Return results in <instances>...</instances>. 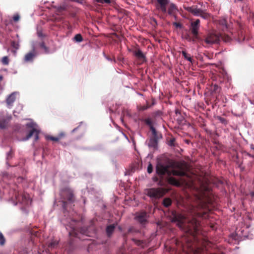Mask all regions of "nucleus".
<instances>
[{
    "label": "nucleus",
    "mask_w": 254,
    "mask_h": 254,
    "mask_svg": "<svg viewBox=\"0 0 254 254\" xmlns=\"http://www.w3.org/2000/svg\"><path fill=\"white\" fill-rule=\"evenodd\" d=\"M11 46L16 50H17L19 48V45L18 43L13 41L11 43Z\"/></svg>",
    "instance_id": "bb28decb"
},
{
    "label": "nucleus",
    "mask_w": 254,
    "mask_h": 254,
    "mask_svg": "<svg viewBox=\"0 0 254 254\" xmlns=\"http://www.w3.org/2000/svg\"><path fill=\"white\" fill-rule=\"evenodd\" d=\"M186 9L191 13L193 15L197 16H200L203 19H207L209 17L210 14L205 11L198 8L195 6L188 7Z\"/></svg>",
    "instance_id": "423d86ee"
},
{
    "label": "nucleus",
    "mask_w": 254,
    "mask_h": 254,
    "mask_svg": "<svg viewBox=\"0 0 254 254\" xmlns=\"http://www.w3.org/2000/svg\"><path fill=\"white\" fill-rule=\"evenodd\" d=\"M3 78V77L2 75H0V81L2 80Z\"/></svg>",
    "instance_id": "58836bf2"
},
{
    "label": "nucleus",
    "mask_w": 254,
    "mask_h": 254,
    "mask_svg": "<svg viewBox=\"0 0 254 254\" xmlns=\"http://www.w3.org/2000/svg\"><path fill=\"white\" fill-rule=\"evenodd\" d=\"M2 63L3 64L7 65L9 63V60L7 56L3 57L2 59Z\"/></svg>",
    "instance_id": "a878e982"
},
{
    "label": "nucleus",
    "mask_w": 254,
    "mask_h": 254,
    "mask_svg": "<svg viewBox=\"0 0 254 254\" xmlns=\"http://www.w3.org/2000/svg\"><path fill=\"white\" fill-rule=\"evenodd\" d=\"M156 172L158 175L161 176L167 174L168 176L169 183L177 186L180 185L179 182L171 176H184L186 175V172L183 168L179 164L177 165L176 168H173L170 169L169 165L159 163L156 165Z\"/></svg>",
    "instance_id": "f257e3e1"
},
{
    "label": "nucleus",
    "mask_w": 254,
    "mask_h": 254,
    "mask_svg": "<svg viewBox=\"0 0 254 254\" xmlns=\"http://www.w3.org/2000/svg\"><path fill=\"white\" fill-rule=\"evenodd\" d=\"M14 198L17 200L16 202L13 200V196L11 199L14 205H16L18 203H19L24 206H28L31 203V200L29 194L27 193H19V192H15L14 193Z\"/></svg>",
    "instance_id": "7ed1b4c3"
},
{
    "label": "nucleus",
    "mask_w": 254,
    "mask_h": 254,
    "mask_svg": "<svg viewBox=\"0 0 254 254\" xmlns=\"http://www.w3.org/2000/svg\"><path fill=\"white\" fill-rule=\"evenodd\" d=\"M200 20L199 19L196 20L194 22L191 24V31L192 34L194 35L195 38H197L198 29L200 26Z\"/></svg>",
    "instance_id": "1a4fd4ad"
},
{
    "label": "nucleus",
    "mask_w": 254,
    "mask_h": 254,
    "mask_svg": "<svg viewBox=\"0 0 254 254\" xmlns=\"http://www.w3.org/2000/svg\"><path fill=\"white\" fill-rule=\"evenodd\" d=\"M61 195L63 197L64 200H63V206L64 209L66 210V204L67 202L66 200L69 201V202H71L73 200V195L72 191L69 189H65L64 190H63L61 192Z\"/></svg>",
    "instance_id": "39448f33"
},
{
    "label": "nucleus",
    "mask_w": 254,
    "mask_h": 254,
    "mask_svg": "<svg viewBox=\"0 0 254 254\" xmlns=\"http://www.w3.org/2000/svg\"><path fill=\"white\" fill-rule=\"evenodd\" d=\"M112 36H113V35H115V36H116V33H113V32H112Z\"/></svg>",
    "instance_id": "79ce46f5"
},
{
    "label": "nucleus",
    "mask_w": 254,
    "mask_h": 254,
    "mask_svg": "<svg viewBox=\"0 0 254 254\" xmlns=\"http://www.w3.org/2000/svg\"><path fill=\"white\" fill-rule=\"evenodd\" d=\"M77 128H75L74 129H73L72 130V132H74L76 129H77Z\"/></svg>",
    "instance_id": "a19ab883"
},
{
    "label": "nucleus",
    "mask_w": 254,
    "mask_h": 254,
    "mask_svg": "<svg viewBox=\"0 0 254 254\" xmlns=\"http://www.w3.org/2000/svg\"><path fill=\"white\" fill-rule=\"evenodd\" d=\"M158 5L157 8H160L163 12L167 11L166 5L169 3V0H157Z\"/></svg>",
    "instance_id": "9b49d317"
},
{
    "label": "nucleus",
    "mask_w": 254,
    "mask_h": 254,
    "mask_svg": "<svg viewBox=\"0 0 254 254\" xmlns=\"http://www.w3.org/2000/svg\"><path fill=\"white\" fill-rule=\"evenodd\" d=\"M74 40L77 42H81L83 41V38L80 34H78L75 35Z\"/></svg>",
    "instance_id": "4be33fe9"
},
{
    "label": "nucleus",
    "mask_w": 254,
    "mask_h": 254,
    "mask_svg": "<svg viewBox=\"0 0 254 254\" xmlns=\"http://www.w3.org/2000/svg\"><path fill=\"white\" fill-rule=\"evenodd\" d=\"M34 45V44H33ZM35 46H36V47L37 46H39V47L42 48L44 50V52L46 54H48L49 53L48 48L46 46L44 42H40L37 44H34Z\"/></svg>",
    "instance_id": "f3484780"
},
{
    "label": "nucleus",
    "mask_w": 254,
    "mask_h": 254,
    "mask_svg": "<svg viewBox=\"0 0 254 254\" xmlns=\"http://www.w3.org/2000/svg\"><path fill=\"white\" fill-rule=\"evenodd\" d=\"M138 245H140V242H138V244H137Z\"/></svg>",
    "instance_id": "c03bdc74"
},
{
    "label": "nucleus",
    "mask_w": 254,
    "mask_h": 254,
    "mask_svg": "<svg viewBox=\"0 0 254 254\" xmlns=\"http://www.w3.org/2000/svg\"><path fill=\"white\" fill-rule=\"evenodd\" d=\"M134 56L141 62L145 61V56L144 54L139 49H136L133 51Z\"/></svg>",
    "instance_id": "4468645a"
},
{
    "label": "nucleus",
    "mask_w": 254,
    "mask_h": 254,
    "mask_svg": "<svg viewBox=\"0 0 254 254\" xmlns=\"http://www.w3.org/2000/svg\"><path fill=\"white\" fill-rule=\"evenodd\" d=\"M153 171V167L152 165L150 163L148 164L147 167V172L149 174L151 173Z\"/></svg>",
    "instance_id": "c756f323"
},
{
    "label": "nucleus",
    "mask_w": 254,
    "mask_h": 254,
    "mask_svg": "<svg viewBox=\"0 0 254 254\" xmlns=\"http://www.w3.org/2000/svg\"><path fill=\"white\" fill-rule=\"evenodd\" d=\"M178 10L177 6L174 3H170L168 8V12L169 14L172 15L176 13Z\"/></svg>",
    "instance_id": "dca6fc26"
},
{
    "label": "nucleus",
    "mask_w": 254,
    "mask_h": 254,
    "mask_svg": "<svg viewBox=\"0 0 254 254\" xmlns=\"http://www.w3.org/2000/svg\"><path fill=\"white\" fill-rule=\"evenodd\" d=\"M150 130L152 132V134L155 137L156 136L157 132L153 127H151L150 128Z\"/></svg>",
    "instance_id": "7c9ffc66"
},
{
    "label": "nucleus",
    "mask_w": 254,
    "mask_h": 254,
    "mask_svg": "<svg viewBox=\"0 0 254 254\" xmlns=\"http://www.w3.org/2000/svg\"><path fill=\"white\" fill-rule=\"evenodd\" d=\"M64 136V133H61L59 134V137H53V136H47V138L48 139H50L51 140L57 141H58L62 136Z\"/></svg>",
    "instance_id": "6ab92c4d"
},
{
    "label": "nucleus",
    "mask_w": 254,
    "mask_h": 254,
    "mask_svg": "<svg viewBox=\"0 0 254 254\" xmlns=\"http://www.w3.org/2000/svg\"><path fill=\"white\" fill-rule=\"evenodd\" d=\"M17 94L16 92H14L11 93L6 99V103L9 107H10L13 102L15 100V95Z\"/></svg>",
    "instance_id": "2eb2a0df"
},
{
    "label": "nucleus",
    "mask_w": 254,
    "mask_h": 254,
    "mask_svg": "<svg viewBox=\"0 0 254 254\" xmlns=\"http://www.w3.org/2000/svg\"><path fill=\"white\" fill-rule=\"evenodd\" d=\"M57 8V11L59 12H61L64 10H65L67 8V5L65 3H63L59 6H55Z\"/></svg>",
    "instance_id": "a211bd4d"
},
{
    "label": "nucleus",
    "mask_w": 254,
    "mask_h": 254,
    "mask_svg": "<svg viewBox=\"0 0 254 254\" xmlns=\"http://www.w3.org/2000/svg\"><path fill=\"white\" fill-rule=\"evenodd\" d=\"M7 124H8V122L6 120L0 121V128H4L6 127Z\"/></svg>",
    "instance_id": "b1692460"
},
{
    "label": "nucleus",
    "mask_w": 254,
    "mask_h": 254,
    "mask_svg": "<svg viewBox=\"0 0 254 254\" xmlns=\"http://www.w3.org/2000/svg\"><path fill=\"white\" fill-rule=\"evenodd\" d=\"M13 20L14 21H17L19 19V16L18 14H15L14 15L13 17Z\"/></svg>",
    "instance_id": "2f4dec72"
},
{
    "label": "nucleus",
    "mask_w": 254,
    "mask_h": 254,
    "mask_svg": "<svg viewBox=\"0 0 254 254\" xmlns=\"http://www.w3.org/2000/svg\"><path fill=\"white\" fill-rule=\"evenodd\" d=\"M135 218L141 224L144 223L147 219V214L145 212H141L136 214Z\"/></svg>",
    "instance_id": "ddd939ff"
},
{
    "label": "nucleus",
    "mask_w": 254,
    "mask_h": 254,
    "mask_svg": "<svg viewBox=\"0 0 254 254\" xmlns=\"http://www.w3.org/2000/svg\"><path fill=\"white\" fill-rule=\"evenodd\" d=\"M220 40V36L216 33L210 34L205 39V41L207 44H214L218 43Z\"/></svg>",
    "instance_id": "6e6552de"
},
{
    "label": "nucleus",
    "mask_w": 254,
    "mask_h": 254,
    "mask_svg": "<svg viewBox=\"0 0 254 254\" xmlns=\"http://www.w3.org/2000/svg\"><path fill=\"white\" fill-rule=\"evenodd\" d=\"M219 120L223 124H226V121L224 118H223L222 117H218Z\"/></svg>",
    "instance_id": "473e14b6"
},
{
    "label": "nucleus",
    "mask_w": 254,
    "mask_h": 254,
    "mask_svg": "<svg viewBox=\"0 0 254 254\" xmlns=\"http://www.w3.org/2000/svg\"><path fill=\"white\" fill-rule=\"evenodd\" d=\"M5 238L1 233H0V244L1 245H3L5 243Z\"/></svg>",
    "instance_id": "393cba45"
},
{
    "label": "nucleus",
    "mask_w": 254,
    "mask_h": 254,
    "mask_svg": "<svg viewBox=\"0 0 254 254\" xmlns=\"http://www.w3.org/2000/svg\"><path fill=\"white\" fill-rule=\"evenodd\" d=\"M58 242L57 241H53L48 244V247L49 248H54L58 245Z\"/></svg>",
    "instance_id": "5701e85b"
},
{
    "label": "nucleus",
    "mask_w": 254,
    "mask_h": 254,
    "mask_svg": "<svg viewBox=\"0 0 254 254\" xmlns=\"http://www.w3.org/2000/svg\"><path fill=\"white\" fill-rule=\"evenodd\" d=\"M112 230H113L114 228V226L113 225H112Z\"/></svg>",
    "instance_id": "37998d69"
},
{
    "label": "nucleus",
    "mask_w": 254,
    "mask_h": 254,
    "mask_svg": "<svg viewBox=\"0 0 254 254\" xmlns=\"http://www.w3.org/2000/svg\"><path fill=\"white\" fill-rule=\"evenodd\" d=\"M36 46L32 45V51L25 55L24 61L25 62H32L36 56Z\"/></svg>",
    "instance_id": "9d476101"
},
{
    "label": "nucleus",
    "mask_w": 254,
    "mask_h": 254,
    "mask_svg": "<svg viewBox=\"0 0 254 254\" xmlns=\"http://www.w3.org/2000/svg\"><path fill=\"white\" fill-rule=\"evenodd\" d=\"M190 213L191 215L195 214L196 213L195 210L193 206H192L191 209H190Z\"/></svg>",
    "instance_id": "72a5a7b5"
},
{
    "label": "nucleus",
    "mask_w": 254,
    "mask_h": 254,
    "mask_svg": "<svg viewBox=\"0 0 254 254\" xmlns=\"http://www.w3.org/2000/svg\"><path fill=\"white\" fill-rule=\"evenodd\" d=\"M175 220L178 222L177 225L181 228L184 229L187 227L189 230L191 229L196 230L198 223L197 221L193 218L191 221L189 218L182 214H178L175 216Z\"/></svg>",
    "instance_id": "f03ea898"
},
{
    "label": "nucleus",
    "mask_w": 254,
    "mask_h": 254,
    "mask_svg": "<svg viewBox=\"0 0 254 254\" xmlns=\"http://www.w3.org/2000/svg\"><path fill=\"white\" fill-rule=\"evenodd\" d=\"M182 55H183V56L185 59L187 60L190 63H192V58L190 54H188V53H187V52L186 51H182Z\"/></svg>",
    "instance_id": "aec40b11"
},
{
    "label": "nucleus",
    "mask_w": 254,
    "mask_h": 254,
    "mask_svg": "<svg viewBox=\"0 0 254 254\" xmlns=\"http://www.w3.org/2000/svg\"><path fill=\"white\" fill-rule=\"evenodd\" d=\"M174 25H175L177 27H181V24L179 23L175 22Z\"/></svg>",
    "instance_id": "e433bc0d"
},
{
    "label": "nucleus",
    "mask_w": 254,
    "mask_h": 254,
    "mask_svg": "<svg viewBox=\"0 0 254 254\" xmlns=\"http://www.w3.org/2000/svg\"><path fill=\"white\" fill-rule=\"evenodd\" d=\"M171 200L170 198H166L163 200V204L166 207H168L171 204Z\"/></svg>",
    "instance_id": "412c9836"
},
{
    "label": "nucleus",
    "mask_w": 254,
    "mask_h": 254,
    "mask_svg": "<svg viewBox=\"0 0 254 254\" xmlns=\"http://www.w3.org/2000/svg\"><path fill=\"white\" fill-rule=\"evenodd\" d=\"M36 125L33 123H30L26 124L28 127L32 128L31 130L27 134L26 137L22 139L23 141L28 140L32 135L34 136L35 141H37L39 139V133L40 131L35 128Z\"/></svg>",
    "instance_id": "0eeeda50"
},
{
    "label": "nucleus",
    "mask_w": 254,
    "mask_h": 254,
    "mask_svg": "<svg viewBox=\"0 0 254 254\" xmlns=\"http://www.w3.org/2000/svg\"><path fill=\"white\" fill-rule=\"evenodd\" d=\"M145 123L146 125H148L150 127V128L151 127H153L152 126V121L150 119H147L145 120Z\"/></svg>",
    "instance_id": "cd10ccee"
},
{
    "label": "nucleus",
    "mask_w": 254,
    "mask_h": 254,
    "mask_svg": "<svg viewBox=\"0 0 254 254\" xmlns=\"http://www.w3.org/2000/svg\"><path fill=\"white\" fill-rule=\"evenodd\" d=\"M38 35L39 37H43V36L42 32H38Z\"/></svg>",
    "instance_id": "4c0bfd02"
},
{
    "label": "nucleus",
    "mask_w": 254,
    "mask_h": 254,
    "mask_svg": "<svg viewBox=\"0 0 254 254\" xmlns=\"http://www.w3.org/2000/svg\"><path fill=\"white\" fill-rule=\"evenodd\" d=\"M106 231L108 235L110 237L111 235V225H109L107 226Z\"/></svg>",
    "instance_id": "c85d7f7f"
},
{
    "label": "nucleus",
    "mask_w": 254,
    "mask_h": 254,
    "mask_svg": "<svg viewBox=\"0 0 254 254\" xmlns=\"http://www.w3.org/2000/svg\"><path fill=\"white\" fill-rule=\"evenodd\" d=\"M148 108V107L147 106H143L140 107L139 108V110L140 111H144L145 110H146Z\"/></svg>",
    "instance_id": "c9c22d12"
},
{
    "label": "nucleus",
    "mask_w": 254,
    "mask_h": 254,
    "mask_svg": "<svg viewBox=\"0 0 254 254\" xmlns=\"http://www.w3.org/2000/svg\"><path fill=\"white\" fill-rule=\"evenodd\" d=\"M146 194L152 198H159L163 196L165 193V190L164 189L151 188L146 190Z\"/></svg>",
    "instance_id": "20e7f679"
},
{
    "label": "nucleus",
    "mask_w": 254,
    "mask_h": 254,
    "mask_svg": "<svg viewBox=\"0 0 254 254\" xmlns=\"http://www.w3.org/2000/svg\"><path fill=\"white\" fill-rule=\"evenodd\" d=\"M251 195H252V196H254V192H251Z\"/></svg>",
    "instance_id": "ea45409f"
},
{
    "label": "nucleus",
    "mask_w": 254,
    "mask_h": 254,
    "mask_svg": "<svg viewBox=\"0 0 254 254\" xmlns=\"http://www.w3.org/2000/svg\"><path fill=\"white\" fill-rule=\"evenodd\" d=\"M80 233L82 234L88 235V233L87 232L86 230H85L84 229H81L80 230Z\"/></svg>",
    "instance_id": "f704fd0d"
},
{
    "label": "nucleus",
    "mask_w": 254,
    "mask_h": 254,
    "mask_svg": "<svg viewBox=\"0 0 254 254\" xmlns=\"http://www.w3.org/2000/svg\"><path fill=\"white\" fill-rule=\"evenodd\" d=\"M76 222L74 220H71V223H69V226L70 227L71 230L69 231V235L70 236H74L75 237H78V234L77 233L76 230V226L74 224Z\"/></svg>",
    "instance_id": "f8f14e48"
}]
</instances>
